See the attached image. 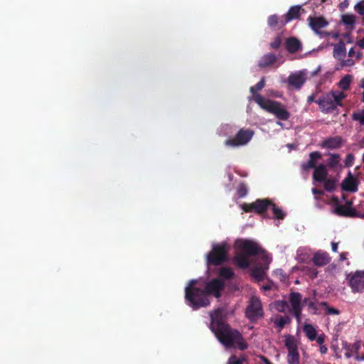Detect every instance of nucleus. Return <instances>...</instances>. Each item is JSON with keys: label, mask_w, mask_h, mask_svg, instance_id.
<instances>
[{"label": "nucleus", "mask_w": 364, "mask_h": 364, "mask_svg": "<svg viewBox=\"0 0 364 364\" xmlns=\"http://www.w3.org/2000/svg\"><path fill=\"white\" fill-rule=\"evenodd\" d=\"M197 281L192 279L185 289V299L193 310L206 307L210 304L209 295L216 298L221 296L225 283L220 279H213L206 284L204 289L196 287Z\"/></svg>", "instance_id": "nucleus-1"}, {"label": "nucleus", "mask_w": 364, "mask_h": 364, "mask_svg": "<svg viewBox=\"0 0 364 364\" xmlns=\"http://www.w3.org/2000/svg\"><path fill=\"white\" fill-rule=\"evenodd\" d=\"M235 246L240 252L234 257L233 262L241 269L248 268L250 264L248 257L257 255L261 250V247L250 240H237Z\"/></svg>", "instance_id": "nucleus-2"}, {"label": "nucleus", "mask_w": 364, "mask_h": 364, "mask_svg": "<svg viewBox=\"0 0 364 364\" xmlns=\"http://www.w3.org/2000/svg\"><path fill=\"white\" fill-rule=\"evenodd\" d=\"M214 334L219 342L226 348H237L240 350H245L248 348V344L241 333L231 328L230 325H227Z\"/></svg>", "instance_id": "nucleus-3"}, {"label": "nucleus", "mask_w": 364, "mask_h": 364, "mask_svg": "<svg viewBox=\"0 0 364 364\" xmlns=\"http://www.w3.org/2000/svg\"><path fill=\"white\" fill-rule=\"evenodd\" d=\"M289 300L291 306V313L299 323L301 320L302 306L304 304L306 305L309 310H312V314H318V306L319 304H317L310 301L309 298H305L302 301V295L299 292L294 291L290 293Z\"/></svg>", "instance_id": "nucleus-4"}, {"label": "nucleus", "mask_w": 364, "mask_h": 364, "mask_svg": "<svg viewBox=\"0 0 364 364\" xmlns=\"http://www.w3.org/2000/svg\"><path fill=\"white\" fill-rule=\"evenodd\" d=\"M256 103L265 111L273 114L282 121H287L290 117V113L284 108V105L277 101L265 99L262 95L257 97Z\"/></svg>", "instance_id": "nucleus-5"}, {"label": "nucleus", "mask_w": 364, "mask_h": 364, "mask_svg": "<svg viewBox=\"0 0 364 364\" xmlns=\"http://www.w3.org/2000/svg\"><path fill=\"white\" fill-rule=\"evenodd\" d=\"M228 250L229 246L226 243L213 245L211 251L207 255L208 265L219 266L227 262Z\"/></svg>", "instance_id": "nucleus-6"}, {"label": "nucleus", "mask_w": 364, "mask_h": 364, "mask_svg": "<svg viewBox=\"0 0 364 364\" xmlns=\"http://www.w3.org/2000/svg\"><path fill=\"white\" fill-rule=\"evenodd\" d=\"M245 313L246 318L252 323H255L259 318H262L264 311L259 298L255 296H251Z\"/></svg>", "instance_id": "nucleus-7"}, {"label": "nucleus", "mask_w": 364, "mask_h": 364, "mask_svg": "<svg viewBox=\"0 0 364 364\" xmlns=\"http://www.w3.org/2000/svg\"><path fill=\"white\" fill-rule=\"evenodd\" d=\"M272 204V201L270 199H257L255 202L251 203H242L241 208L245 213H255L262 215L268 210Z\"/></svg>", "instance_id": "nucleus-8"}, {"label": "nucleus", "mask_w": 364, "mask_h": 364, "mask_svg": "<svg viewBox=\"0 0 364 364\" xmlns=\"http://www.w3.org/2000/svg\"><path fill=\"white\" fill-rule=\"evenodd\" d=\"M254 132L247 129H241L238 131L234 138L228 139L225 141L227 146L237 147L247 144L252 138Z\"/></svg>", "instance_id": "nucleus-9"}, {"label": "nucleus", "mask_w": 364, "mask_h": 364, "mask_svg": "<svg viewBox=\"0 0 364 364\" xmlns=\"http://www.w3.org/2000/svg\"><path fill=\"white\" fill-rule=\"evenodd\" d=\"M210 328L213 333L222 329L228 323L225 322V309L223 308H218L210 313Z\"/></svg>", "instance_id": "nucleus-10"}, {"label": "nucleus", "mask_w": 364, "mask_h": 364, "mask_svg": "<svg viewBox=\"0 0 364 364\" xmlns=\"http://www.w3.org/2000/svg\"><path fill=\"white\" fill-rule=\"evenodd\" d=\"M309 27L320 36H328L331 33L322 31L321 29L328 25V22L323 16H309L307 18Z\"/></svg>", "instance_id": "nucleus-11"}, {"label": "nucleus", "mask_w": 364, "mask_h": 364, "mask_svg": "<svg viewBox=\"0 0 364 364\" xmlns=\"http://www.w3.org/2000/svg\"><path fill=\"white\" fill-rule=\"evenodd\" d=\"M349 286L353 293L364 291V272L356 271L349 279Z\"/></svg>", "instance_id": "nucleus-12"}, {"label": "nucleus", "mask_w": 364, "mask_h": 364, "mask_svg": "<svg viewBox=\"0 0 364 364\" xmlns=\"http://www.w3.org/2000/svg\"><path fill=\"white\" fill-rule=\"evenodd\" d=\"M306 73L301 70L294 73H291L287 79L290 86L296 90H300L306 81Z\"/></svg>", "instance_id": "nucleus-13"}, {"label": "nucleus", "mask_w": 364, "mask_h": 364, "mask_svg": "<svg viewBox=\"0 0 364 364\" xmlns=\"http://www.w3.org/2000/svg\"><path fill=\"white\" fill-rule=\"evenodd\" d=\"M353 201L348 200L344 205H337L333 213L341 217L355 218V209L352 207Z\"/></svg>", "instance_id": "nucleus-14"}, {"label": "nucleus", "mask_w": 364, "mask_h": 364, "mask_svg": "<svg viewBox=\"0 0 364 364\" xmlns=\"http://www.w3.org/2000/svg\"><path fill=\"white\" fill-rule=\"evenodd\" d=\"M333 95H330L329 92L325 95L319 97L316 103L318 105L321 112L325 113H329L333 112L336 107L335 103L332 100Z\"/></svg>", "instance_id": "nucleus-15"}, {"label": "nucleus", "mask_w": 364, "mask_h": 364, "mask_svg": "<svg viewBox=\"0 0 364 364\" xmlns=\"http://www.w3.org/2000/svg\"><path fill=\"white\" fill-rule=\"evenodd\" d=\"M359 181L348 171L347 176L342 181L341 187L343 190L352 193L358 191Z\"/></svg>", "instance_id": "nucleus-16"}, {"label": "nucleus", "mask_w": 364, "mask_h": 364, "mask_svg": "<svg viewBox=\"0 0 364 364\" xmlns=\"http://www.w3.org/2000/svg\"><path fill=\"white\" fill-rule=\"evenodd\" d=\"M331 260V257L326 252L318 250L312 257V262L317 267H323L328 264Z\"/></svg>", "instance_id": "nucleus-17"}, {"label": "nucleus", "mask_w": 364, "mask_h": 364, "mask_svg": "<svg viewBox=\"0 0 364 364\" xmlns=\"http://www.w3.org/2000/svg\"><path fill=\"white\" fill-rule=\"evenodd\" d=\"M343 144V139L340 136L328 137L323 140L321 144L322 148L329 149H339Z\"/></svg>", "instance_id": "nucleus-18"}, {"label": "nucleus", "mask_w": 364, "mask_h": 364, "mask_svg": "<svg viewBox=\"0 0 364 364\" xmlns=\"http://www.w3.org/2000/svg\"><path fill=\"white\" fill-rule=\"evenodd\" d=\"M322 155L319 151H313L309 154V159L306 163L301 164V168L304 171H308L311 168H316V161L321 159Z\"/></svg>", "instance_id": "nucleus-19"}, {"label": "nucleus", "mask_w": 364, "mask_h": 364, "mask_svg": "<svg viewBox=\"0 0 364 364\" xmlns=\"http://www.w3.org/2000/svg\"><path fill=\"white\" fill-rule=\"evenodd\" d=\"M328 178L326 166L321 164L315 168L313 173V179L316 182L322 183Z\"/></svg>", "instance_id": "nucleus-20"}, {"label": "nucleus", "mask_w": 364, "mask_h": 364, "mask_svg": "<svg viewBox=\"0 0 364 364\" xmlns=\"http://www.w3.org/2000/svg\"><path fill=\"white\" fill-rule=\"evenodd\" d=\"M301 9V6L299 5L291 6L288 12L282 16V18L284 21H282L283 25H286L288 22L291 21L294 19H297L300 16V11Z\"/></svg>", "instance_id": "nucleus-21"}, {"label": "nucleus", "mask_w": 364, "mask_h": 364, "mask_svg": "<svg viewBox=\"0 0 364 364\" xmlns=\"http://www.w3.org/2000/svg\"><path fill=\"white\" fill-rule=\"evenodd\" d=\"M286 48L290 53H294L301 48V42L294 37H290L287 39Z\"/></svg>", "instance_id": "nucleus-22"}, {"label": "nucleus", "mask_w": 364, "mask_h": 364, "mask_svg": "<svg viewBox=\"0 0 364 364\" xmlns=\"http://www.w3.org/2000/svg\"><path fill=\"white\" fill-rule=\"evenodd\" d=\"M277 60V56L273 53H267L262 57L259 61L258 65L262 68H267L273 65Z\"/></svg>", "instance_id": "nucleus-23"}, {"label": "nucleus", "mask_w": 364, "mask_h": 364, "mask_svg": "<svg viewBox=\"0 0 364 364\" xmlns=\"http://www.w3.org/2000/svg\"><path fill=\"white\" fill-rule=\"evenodd\" d=\"M291 321L289 316H277L274 320V327L277 328V332H281L285 325L290 323Z\"/></svg>", "instance_id": "nucleus-24"}, {"label": "nucleus", "mask_w": 364, "mask_h": 364, "mask_svg": "<svg viewBox=\"0 0 364 364\" xmlns=\"http://www.w3.org/2000/svg\"><path fill=\"white\" fill-rule=\"evenodd\" d=\"M346 45L343 41H339L334 46L333 48V56L338 60L342 59L346 56Z\"/></svg>", "instance_id": "nucleus-25"}, {"label": "nucleus", "mask_w": 364, "mask_h": 364, "mask_svg": "<svg viewBox=\"0 0 364 364\" xmlns=\"http://www.w3.org/2000/svg\"><path fill=\"white\" fill-rule=\"evenodd\" d=\"M283 21L282 16L279 18L277 15L273 14L268 17L267 23L272 28H280L285 26L282 23Z\"/></svg>", "instance_id": "nucleus-26"}, {"label": "nucleus", "mask_w": 364, "mask_h": 364, "mask_svg": "<svg viewBox=\"0 0 364 364\" xmlns=\"http://www.w3.org/2000/svg\"><path fill=\"white\" fill-rule=\"evenodd\" d=\"M303 331L310 341L316 340L317 336V331L311 324H304L303 327Z\"/></svg>", "instance_id": "nucleus-27"}, {"label": "nucleus", "mask_w": 364, "mask_h": 364, "mask_svg": "<svg viewBox=\"0 0 364 364\" xmlns=\"http://www.w3.org/2000/svg\"><path fill=\"white\" fill-rule=\"evenodd\" d=\"M265 86V79L264 77H262L260 81H259L255 85L252 86L250 89V92L252 94V97L254 101L256 102L257 97L258 95H261L257 92L262 90Z\"/></svg>", "instance_id": "nucleus-28"}, {"label": "nucleus", "mask_w": 364, "mask_h": 364, "mask_svg": "<svg viewBox=\"0 0 364 364\" xmlns=\"http://www.w3.org/2000/svg\"><path fill=\"white\" fill-rule=\"evenodd\" d=\"M284 344L288 349V352L298 350L296 341L294 337L291 335H287L285 336Z\"/></svg>", "instance_id": "nucleus-29"}, {"label": "nucleus", "mask_w": 364, "mask_h": 364, "mask_svg": "<svg viewBox=\"0 0 364 364\" xmlns=\"http://www.w3.org/2000/svg\"><path fill=\"white\" fill-rule=\"evenodd\" d=\"M268 267L256 266L252 269V275L258 281H261L264 278L265 270Z\"/></svg>", "instance_id": "nucleus-30"}, {"label": "nucleus", "mask_w": 364, "mask_h": 364, "mask_svg": "<svg viewBox=\"0 0 364 364\" xmlns=\"http://www.w3.org/2000/svg\"><path fill=\"white\" fill-rule=\"evenodd\" d=\"M329 94L333 95V97L331 98H332L333 103H335L336 107L337 106H341L342 105V102H341L342 100L346 97V95L344 92H340V91H337V92L331 91L329 92Z\"/></svg>", "instance_id": "nucleus-31"}, {"label": "nucleus", "mask_w": 364, "mask_h": 364, "mask_svg": "<svg viewBox=\"0 0 364 364\" xmlns=\"http://www.w3.org/2000/svg\"><path fill=\"white\" fill-rule=\"evenodd\" d=\"M323 183L324 189L328 192H333L336 186V181L332 177H328Z\"/></svg>", "instance_id": "nucleus-32"}, {"label": "nucleus", "mask_w": 364, "mask_h": 364, "mask_svg": "<svg viewBox=\"0 0 364 364\" xmlns=\"http://www.w3.org/2000/svg\"><path fill=\"white\" fill-rule=\"evenodd\" d=\"M352 76L350 75H345L338 82V86L343 90H347L350 88L352 81Z\"/></svg>", "instance_id": "nucleus-33"}, {"label": "nucleus", "mask_w": 364, "mask_h": 364, "mask_svg": "<svg viewBox=\"0 0 364 364\" xmlns=\"http://www.w3.org/2000/svg\"><path fill=\"white\" fill-rule=\"evenodd\" d=\"M287 361L289 364H299V354L298 350L288 352Z\"/></svg>", "instance_id": "nucleus-34"}, {"label": "nucleus", "mask_w": 364, "mask_h": 364, "mask_svg": "<svg viewBox=\"0 0 364 364\" xmlns=\"http://www.w3.org/2000/svg\"><path fill=\"white\" fill-rule=\"evenodd\" d=\"M272 209V212L274 213V218L279 220H282L284 218L286 214L279 207H277L276 205L272 202V204L270 205Z\"/></svg>", "instance_id": "nucleus-35"}, {"label": "nucleus", "mask_w": 364, "mask_h": 364, "mask_svg": "<svg viewBox=\"0 0 364 364\" xmlns=\"http://www.w3.org/2000/svg\"><path fill=\"white\" fill-rule=\"evenodd\" d=\"M220 276L224 279H229L233 277L234 272L230 267H222L219 272Z\"/></svg>", "instance_id": "nucleus-36"}, {"label": "nucleus", "mask_w": 364, "mask_h": 364, "mask_svg": "<svg viewBox=\"0 0 364 364\" xmlns=\"http://www.w3.org/2000/svg\"><path fill=\"white\" fill-rule=\"evenodd\" d=\"M340 158L341 157L339 154H331L330 155V158L328 160V166L332 168L336 167L339 164Z\"/></svg>", "instance_id": "nucleus-37"}, {"label": "nucleus", "mask_w": 364, "mask_h": 364, "mask_svg": "<svg viewBox=\"0 0 364 364\" xmlns=\"http://www.w3.org/2000/svg\"><path fill=\"white\" fill-rule=\"evenodd\" d=\"M352 119L354 121H358L360 125H364V109L354 112L352 114Z\"/></svg>", "instance_id": "nucleus-38"}, {"label": "nucleus", "mask_w": 364, "mask_h": 364, "mask_svg": "<svg viewBox=\"0 0 364 364\" xmlns=\"http://www.w3.org/2000/svg\"><path fill=\"white\" fill-rule=\"evenodd\" d=\"M355 17L353 14H344L342 16V22L346 26H353Z\"/></svg>", "instance_id": "nucleus-39"}, {"label": "nucleus", "mask_w": 364, "mask_h": 364, "mask_svg": "<svg viewBox=\"0 0 364 364\" xmlns=\"http://www.w3.org/2000/svg\"><path fill=\"white\" fill-rule=\"evenodd\" d=\"M257 255H259L261 259L263 261L264 265V267H268V264L271 261V258L269 257L268 253L261 248V250Z\"/></svg>", "instance_id": "nucleus-40"}, {"label": "nucleus", "mask_w": 364, "mask_h": 364, "mask_svg": "<svg viewBox=\"0 0 364 364\" xmlns=\"http://www.w3.org/2000/svg\"><path fill=\"white\" fill-rule=\"evenodd\" d=\"M319 306L326 307L327 314L338 315L340 313L338 309L328 306V304L326 301L320 302Z\"/></svg>", "instance_id": "nucleus-41"}, {"label": "nucleus", "mask_w": 364, "mask_h": 364, "mask_svg": "<svg viewBox=\"0 0 364 364\" xmlns=\"http://www.w3.org/2000/svg\"><path fill=\"white\" fill-rule=\"evenodd\" d=\"M247 187L244 183H240L237 187V195L240 198H244L247 194Z\"/></svg>", "instance_id": "nucleus-42"}, {"label": "nucleus", "mask_w": 364, "mask_h": 364, "mask_svg": "<svg viewBox=\"0 0 364 364\" xmlns=\"http://www.w3.org/2000/svg\"><path fill=\"white\" fill-rule=\"evenodd\" d=\"M355 160V156L353 154H348L345 159V166L346 167H350L353 166Z\"/></svg>", "instance_id": "nucleus-43"}, {"label": "nucleus", "mask_w": 364, "mask_h": 364, "mask_svg": "<svg viewBox=\"0 0 364 364\" xmlns=\"http://www.w3.org/2000/svg\"><path fill=\"white\" fill-rule=\"evenodd\" d=\"M287 306V302L285 301H277L276 302V309L279 312H284Z\"/></svg>", "instance_id": "nucleus-44"}, {"label": "nucleus", "mask_w": 364, "mask_h": 364, "mask_svg": "<svg viewBox=\"0 0 364 364\" xmlns=\"http://www.w3.org/2000/svg\"><path fill=\"white\" fill-rule=\"evenodd\" d=\"M355 9L360 15H364V0L360 1L355 6Z\"/></svg>", "instance_id": "nucleus-45"}, {"label": "nucleus", "mask_w": 364, "mask_h": 364, "mask_svg": "<svg viewBox=\"0 0 364 364\" xmlns=\"http://www.w3.org/2000/svg\"><path fill=\"white\" fill-rule=\"evenodd\" d=\"M281 38L277 36L271 43L270 47L274 49H278L281 46Z\"/></svg>", "instance_id": "nucleus-46"}, {"label": "nucleus", "mask_w": 364, "mask_h": 364, "mask_svg": "<svg viewBox=\"0 0 364 364\" xmlns=\"http://www.w3.org/2000/svg\"><path fill=\"white\" fill-rule=\"evenodd\" d=\"M341 63L342 67H350L355 64V62L353 60L348 58L346 60H343Z\"/></svg>", "instance_id": "nucleus-47"}, {"label": "nucleus", "mask_w": 364, "mask_h": 364, "mask_svg": "<svg viewBox=\"0 0 364 364\" xmlns=\"http://www.w3.org/2000/svg\"><path fill=\"white\" fill-rule=\"evenodd\" d=\"M227 364H241V361L237 360V358L235 355H232L229 358Z\"/></svg>", "instance_id": "nucleus-48"}, {"label": "nucleus", "mask_w": 364, "mask_h": 364, "mask_svg": "<svg viewBox=\"0 0 364 364\" xmlns=\"http://www.w3.org/2000/svg\"><path fill=\"white\" fill-rule=\"evenodd\" d=\"M309 274L312 279L316 278L318 274V271L314 268H311L309 269Z\"/></svg>", "instance_id": "nucleus-49"}, {"label": "nucleus", "mask_w": 364, "mask_h": 364, "mask_svg": "<svg viewBox=\"0 0 364 364\" xmlns=\"http://www.w3.org/2000/svg\"><path fill=\"white\" fill-rule=\"evenodd\" d=\"M311 191H312V193H313L314 195H319V196H322V195H323V194H324L323 191H322V190H319V189L316 188H312Z\"/></svg>", "instance_id": "nucleus-50"}, {"label": "nucleus", "mask_w": 364, "mask_h": 364, "mask_svg": "<svg viewBox=\"0 0 364 364\" xmlns=\"http://www.w3.org/2000/svg\"><path fill=\"white\" fill-rule=\"evenodd\" d=\"M355 218H360L364 219V210H356Z\"/></svg>", "instance_id": "nucleus-51"}, {"label": "nucleus", "mask_w": 364, "mask_h": 364, "mask_svg": "<svg viewBox=\"0 0 364 364\" xmlns=\"http://www.w3.org/2000/svg\"><path fill=\"white\" fill-rule=\"evenodd\" d=\"M324 339H325L324 335H321L318 338H316L317 343L319 345H323V343H324Z\"/></svg>", "instance_id": "nucleus-52"}, {"label": "nucleus", "mask_w": 364, "mask_h": 364, "mask_svg": "<svg viewBox=\"0 0 364 364\" xmlns=\"http://www.w3.org/2000/svg\"><path fill=\"white\" fill-rule=\"evenodd\" d=\"M320 352L321 354H325L327 353L328 348L326 346L320 345Z\"/></svg>", "instance_id": "nucleus-53"}, {"label": "nucleus", "mask_w": 364, "mask_h": 364, "mask_svg": "<svg viewBox=\"0 0 364 364\" xmlns=\"http://www.w3.org/2000/svg\"><path fill=\"white\" fill-rule=\"evenodd\" d=\"M331 247H332L333 252H336L338 251V243L335 242H332Z\"/></svg>", "instance_id": "nucleus-54"}, {"label": "nucleus", "mask_w": 364, "mask_h": 364, "mask_svg": "<svg viewBox=\"0 0 364 364\" xmlns=\"http://www.w3.org/2000/svg\"><path fill=\"white\" fill-rule=\"evenodd\" d=\"M316 100H315V96H314V95H310V96H309V97H308L307 102H308L309 103H311V102H316Z\"/></svg>", "instance_id": "nucleus-55"}, {"label": "nucleus", "mask_w": 364, "mask_h": 364, "mask_svg": "<svg viewBox=\"0 0 364 364\" xmlns=\"http://www.w3.org/2000/svg\"><path fill=\"white\" fill-rule=\"evenodd\" d=\"M357 45L360 48L364 49V37L357 43Z\"/></svg>", "instance_id": "nucleus-56"}, {"label": "nucleus", "mask_w": 364, "mask_h": 364, "mask_svg": "<svg viewBox=\"0 0 364 364\" xmlns=\"http://www.w3.org/2000/svg\"><path fill=\"white\" fill-rule=\"evenodd\" d=\"M272 284H267V285H264V286L262 287V289H263L264 291H268V290L272 289Z\"/></svg>", "instance_id": "nucleus-57"}, {"label": "nucleus", "mask_w": 364, "mask_h": 364, "mask_svg": "<svg viewBox=\"0 0 364 364\" xmlns=\"http://www.w3.org/2000/svg\"><path fill=\"white\" fill-rule=\"evenodd\" d=\"M346 255H347L346 252H341L340 254V260H341V261L346 260L347 259Z\"/></svg>", "instance_id": "nucleus-58"}, {"label": "nucleus", "mask_w": 364, "mask_h": 364, "mask_svg": "<svg viewBox=\"0 0 364 364\" xmlns=\"http://www.w3.org/2000/svg\"><path fill=\"white\" fill-rule=\"evenodd\" d=\"M331 34L328 36H331L332 38H335V39H337L339 36V34L338 33H332V32H330Z\"/></svg>", "instance_id": "nucleus-59"}, {"label": "nucleus", "mask_w": 364, "mask_h": 364, "mask_svg": "<svg viewBox=\"0 0 364 364\" xmlns=\"http://www.w3.org/2000/svg\"><path fill=\"white\" fill-rule=\"evenodd\" d=\"M354 55H355L354 48H351L349 50V51H348V56H349V57H353Z\"/></svg>", "instance_id": "nucleus-60"}, {"label": "nucleus", "mask_w": 364, "mask_h": 364, "mask_svg": "<svg viewBox=\"0 0 364 364\" xmlns=\"http://www.w3.org/2000/svg\"><path fill=\"white\" fill-rule=\"evenodd\" d=\"M363 55L362 52H360V51L357 52L356 58L358 59H361L363 58Z\"/></svg>", "instance_id": "nucleus-61"}, {"label": "nucleus", "mask_w": 364, "mask_h": 364, "mask_svg": "<svg viewBox=\"0 0 364 364\" xmlns=\"http://www.w3.org/2000/svg\"><path fill=\"white\" fill-rule=\"evenodd\" d=\"M332 200L333 202L337 205H339L338 204V198L336 196H333L332 198Z\"/></svg>", "instance_id": "nucleus-62"}, {"label": "nucleus", "mask_w": 364, "mask_h": 364, "mask_svg": "<svg viewBox=\"0 0 364 364\" xmlns=\"http://www.w3.org/2000/svg\"><path fill=\"white\" fill-rule=\"evenodd\" d=\"M237 360H240L241 361V364H243V363L245 361H246V358L244 356H241V357L237 358Z\"/></svg>", "instance_id": "nucleus-63"}, {"label": "nucleus", "mask_w": 364, "mask_h": 364, "mask_svg": "<svg viewBox=\"0 0 364 364\" xmlns=\"http://www.w3.org/2000/svg\"><path fill=\"white\" fill-rule=\"evenodd\" d=\"M360 86L361 87L364 88V78L362 79L360 81Z\"/></svg>", "instance_id": "nucleus-64"}]
</instances>
